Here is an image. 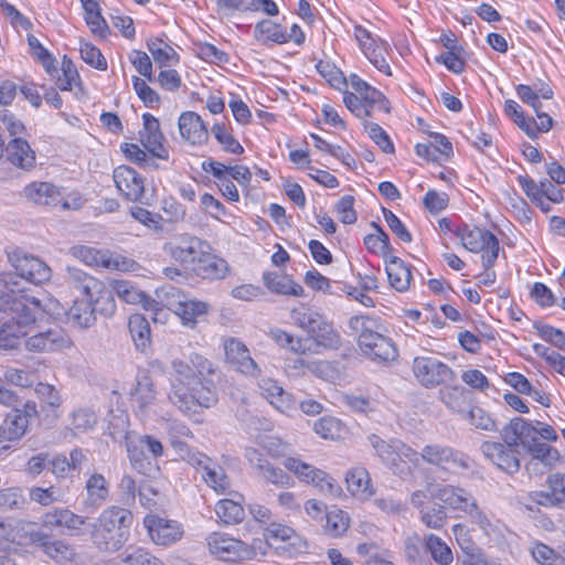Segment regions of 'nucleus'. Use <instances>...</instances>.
Segmentation results:
<instances>
[{
    "label": "nucleus",
    "mask_w": 565,
    "mask_h": 565,
    "mask_svg": "<svg viewBox=\"0 0 565 565\" xmlns=\"http://www.w3.org/2000/svg\"><path fill=\"white\" fill-rule=\"evenodd\" d=\"M0 281V312L11 316L0 328L1 349H15L34 326L65 315L57 299L45 294L40 297L30 294L21 287L14 274H3Z\"/></svg>",
    "instance_id": "obj_1"
},
{
    "label": "nucleus",
    "mask_w": 565,
    "mask_h": 565,
    "mask_svg": "<svg viewBox=\"0 0 565 565\" xmlns=\"http://www.w3.org/2000/svg\"><path fill=\"white\" fill-rule=\"evenodd\" d=\"M172 369L174 380L169 398L181 412L190 415L196 407L209 408L217 402L215 369L206 358L192 353L186 359L173 360Z\"/></svg>",
    "instance_id": "obj_2"
},
{
    "label": "nucleus",
    "mask_w": 565,
    "mask_h": 565,
    "mask_svg": "<svg viewBox=\"0 0 565 565\" xmlns=\"http://www.w3.org/2000/svg\"><path fill=\"white\" fill-rule=\"evenodd\" d=\"M132 513L111 505L103 510L90 531L93 545L104 553H116L127 543L132 525Z\"/></svg>",
    "instance_id": "obj_3"
},
{
    "label": "nucleus",
    "mask_w": 565,
    "mask_h": 565,
    "mask_svg": "<svg viewBox=\"0 0 565 565\" xmlns=\"http://www.w3.org/2000/svg\"><path fill=\"white\" fill-rule=\"evenodd\" d=\"M377 327V320L369 316H354L349 321V328L359 334L361 352L376 363L386 364L394 361L398 353L393 341L381 334Z\"/></svg>",
    "instance_id": "obj_4"
},
{
    "label": "nucleus",
    "mask_w": 565,
    "mask_h": 565,
    "mask_svg": "<svg viewBox=\"0 0 565 565\" xmlns=\"http://www.w3.org/2000/svg\"><path fill=\"white\" fill-rule=\"evenodd\" d=\"M290 318L298 328L307 332L316 347L326 350H338L341 347V335L333 323L311 307L300 303L291 309Z\"/></svg>",
    "instance_id": "obj_5"
},
{
    "label": "nucleus",
    "mask_w": 565,
    "mask_h": 565,
    "mask_svg": "<svg viewBox=\"0 0 565 565\" xmlns=\"http://www.w3.org/2000/svg\"><path fill=\"white\" fill-rule=\"evenodd\" d=\"M455 234L468 250L472 253L483 252L482 266L484 269H490L494 265L500 245L498 238L490 231L479 227L470 228L463 225L457 227Z\"/></svg>",
    "instance_id": "obj_6"
},
{
    "label": "nucleus",
    "mask_w": 565,
    "mask_h": 565,
    "mask_svg": "<svg viewBox=\"0 0 565 565\" xmlns=\"http://www.w3.org/2000/svg\"><path fill=\"white\" fill-rule=\"evenodd\" d=\"M422 460L455 475L469 470L472 462L465 452L440 444H429L423 447Z\"/></svg>",
    "instance_id": "obj_7"
},
{
    "label": "nucleus",
    "mask_w": 565,
    "mask_h": 565,
    "mask_svg": "<svg viewBox=\"0 0 565 565\" xmlns=\"http://www.w3.org/2000/svg\"><path fill=\"white\" fill-rule=\"evenodd\" d=\"M412 370L417 382L426 388H434L456 381V373L451 367L434 356L415 358Z\"/></svg>",
    "instance_id": "obj_8"
},
{
    "label": "nucleus",
    "mask_w": 565,
    "mask_h": 565,
    "mask_svg": "<svg viewBox=\"0 0 565 565\" xmlns=\"http://www.w3.org/2000/svg\"><path fill=\"white\" fill-rule=\"evenodd\" d=\"M205 541L209 552L225 562L250 559L255 556V550L252 546L223 532H212Z\"/></svg>",
    "instance_id": "obj_9"
},
{
    "label": "nucleus",
    "mask_w": 565,
    "mask_h": 565,
    "mask_svg": "<svg viewBox=\"0 0 565 565\" xmlns=\"http://www.w3.org/2000/svg\"><path fill=\"white\" fill-rule=\"evenodd\" d=\"M207 243L196 236L181 234L163 245V252L188 269H193Z\"/></svg>",
    "instance_id": "obj_10"
},
{
    "label": "nucleus",
    "mask_w": 565,
    "mask_h": 565,
    "mask_svg": "<svg viewBox=\"0 0 565 565\" xmlns=\"http://www.w3.org/2000/svg\"><path fill=\"white\" fill-rule=\"evenodd\" d=\"M29 541L58 565H79V556L75 547L63 540H53L43 531H31Z\"/></svg>",
    "instance_id": "obj_11"
},
{
    "label": "nucleus",
    "mask_w": 565,
    "mask_h": 565,
    "mask_svg": "<svg viewBox=\"0 0 565 565\" xmlns=\"http://www.w3.org/2000/svg\"><path fill=\"white\" fill-rule=\"evenodd\" d=\"M8 259L17 270V279L23 278L34 285L46 282L51 279V268L40 258L26 254L22 249H13L8 253ZM20 282V280H18Z\"/></svg>",
    "instance_id": "obj_12"
},
{
    "label": "nucleus",
    "mask_w": 565,
    "mask_h": 565,
    "mask_svg": "<svg viewBox=\"0 0 565 565\" xmlns=\"http://www.w3.org/2000/svg\"><path fill=\"white\" fill-rule=\"evenodd\" d=\"M434 495L444 503L446 509L461 512L468 516L479 505L476 497L469 490L454 484L437 486Z\"/></svg>",
    "instance_id": "obj_13"
},
{
    "label": "nucleus",
    "mask_w": 565,
    "mask_h": 565,
    "mask_svg": "<svg viewBox=\"0 0 565 565\" xmlns=\"http://www.w3.org/2000/svg\"><path fill=\"white\" fill-rule=\"evenodd\" d=\"M224 351L226 362L241 374L248 377H257L260 375V367L250 356L247 347L236 338H227L224 340Z\"/></svg>",
    "instance_id": "obj_14"
},
{
    "label": "nucleus",
    "mask_w": 565,
    "mask_h": 565,
    "mask_svg": "<svg viewBox=\"0 0 565 565\" xmlns=\"http://www.w3.org/2000/svg\"><path fill=\"white\" fill-rule=\"evenodd\" d=\"M481 451L488 460L508 473H515L520 469V452L515 445L505 441H484Z\"/></svg>",
    "instance_id": "obj_15"
},
{
    "label": "nucleus",
    "mask_w": 565,
    "mask_h": 565,
    "mask_svg": "<svg viewBox=\"0 0 565 565\" xmlns=\"http://www.w3.org/2000/svg\"><path fill=\"white\" fill-rule=\"evenodd\" d=\"M143 524L156 545L169 546L180 541L183 536L182 525L174 520H166L149 514L145 518Z\"/></svg>",
    "instance_id": "obj_16"
},
{
    "label": "nucleus",
    "mask_w": 565,
    "mask_h": 565,
    "mask_svg": "<svg viewBox=\"0 0 565 565\" xmlns=\"http://www.w3.org/2000/svg\"><path fill=\"white\" fill-rule=\"evenodd\" d=\"M143 126L139 131V140L143 148L158 159L168 160L169 150L166 147V137L160 130L159 120L149 113L142 115Z\"/></svg>",
    "instance_id": "obj_17"
},
{
    "label": "nucleus",
    "mask_w": 565,
    "mask_h": 565,
    "mask_svg": "<svg viewBox=\"0 0 565 565\" xmlns=\"http://www.w3.org/2000/svg\"><path fill=\"white\" fill-rule=\"evenodd\" d=\"M70 255L88 266L116 270L126 269V260L120 256H113L107 250H100L85 245H75L70 248Z\"/></svg>",
    "instance_id": "obj_18"
},
{
    "label": "nucleus",
    "mask_w": 565,
    "mask_h": 565,
    "mask_svg": "<svg viewBox=\"0 0 565 565\" xmlns=\"http://www.w3.org/2000/svg\"><path fill=\"white\" fill-rule=\"evenodd\" d=\"M73 344L70 335L61 328H52L39 332L25 340V348L32 352H54L71 348Z\"/></svg>",
    "instance_id": "obj_19"
},
{
    "label": "nucleus",
    "mask_w": 565,
    "mask_h": 565,
    "mask_svg": "<svg viewBox=\"0 0 565 565\" xmlns=\"http://www.w3.org/2000/svg\"><path fill=\"white\" fill-rule=\"evenodd\" d=\"M114 182L119 192L129 201H140L145 193L143 180L137 171L128 166L114 170Z\"/></svg>",
    "instance_id": "obj_20"
},
{
    "label": "nucleus",
    "mask_w": 565,
    "mask_h": 565,
    "mask_svg": "<svg viewBox=\"0 0 565 565\" xmlns=\"http://www.w3.org/2000/svg\"><path fill=\"white\" fill-rule=\"evenodd\" d=\"M503 441L510 445L527 447L537 440L536 425L521 417H515L510 420L501 430Z\"/></svg>",
    "instance_id": "obj_21"
},
{
    "label": "nucleus",
    "mask_w": 565,
    "mask_h": 565,
    "mask_svg": "<svg viewBox=\"0 0 565 565\" xmlns=\"http://www.w3.org/2000/svg\"><path fill=\"white\" fill-rule=\"evenodd\" d=\"M181 137L191 145H203L209 139V130L195 111H183L178 120Z\"/></svg>",
    "instance_id": "obj_22"
},
{
    "label": "nucleus",
    "mask_w": 565,
    "mask_h": 565,
    "mask_svg": "<svg viewBox=\"0 0 565 565\" xmlns=\"http://www.w3.org/2000/svg\"><path fill=\"white\" fill-rule=\"evenodd\" d=\"M367 440L371 447L374 449L375 455L397 476L403 477L411 473L408 467H404L396 462V441L398 439H392L386 441L375 434L367 436Z\"/></svg>",
    "instance_id": "obj_23"
},
{
    "label": "nucleus",
    "mask_w": 565,
    "mask_h": 565,
    "mask_svg": "<svg viewBox=\"0 0 565 565\" xmlns=\"http://www.w3.org/2000/svg\"><path fill=\"white\" fill-rule=\"evenodd\" d=\"M230 267L225 259L212 254L211 246L207 244L204 256H201L192 271L209 280L224 279L228 274Z\"/></svg>",
    "instance_id": "obj_24"
},
{
    "label": "nucleus",
    "mask_w": 565,
    "mask_h": 565,
    "mask_svg": "<svg viewBox=\"0 0 565 565\" xmlns=\"http://www.w3.org/2000/svg\"><path fill=\"white\" fill-rule=\"evenodd\" d=\"M6 158L14 167L30 171L35 167V152L29 142L21 138H11L6 147Z\"/></svg>",
    "instance_id": "obj_25"
},
{
    "label": "nucleus",
    "mask_w": 565,
    "mask_h": 565,
    "mask_svg": "<svg viewBox=\"0 0 565 565\" xmlns=\"http://www.w3.org/2000/svg\"><path fill=\"white\" fill-rule=\"evenodd\" d=\"M65 282L88 299H94L97 291L103 290V281L77 267H66Z\"/></svg>",
    "instance_id": "obj_26"
},
{
    "label": "nucleus",
    "mask_w": 565,
    "mask_h": 565,
    "mask_svg": "<svg viewBox=\"0 0 565 565\" xmlns=\"http://www.w3.org/2000/svg\"><path fill=\"white\" fill-rule=\"evenodd\" d=\"M86 518L68 509H54L43 515V524L47 527H64L71 534H82L86 525Z\"/></svg>",
    "instance_id": "obj_27"
},
{
    "label": "nucleus",
    "mask_w": 565,
    "mask_h": 565,
    "mask_svg": "<svg viewBox=\"0 0 565 565\" xmlns=\"http://www.w3.org/2000/svg\"><path fill=\"white\" fill-rule=\"evenodd\" d=\"M351 86L361 96L369 117L372 116L374 110L390 113L388 100L385 96L380 90L371 87L365 81L353 75L351 76Z\"/></svg>",
    "instance_id": "obj_28"
},
{
    "label": "nucleus",
    "mask_w": 565,
    "mask_h": 565,
    "mask_svg": "<svg viewBox=\"0 0 565 565\" xmlns=\"http://www.w3.org/2000/svg\"><path fill=\"white\" fill-rule=\"evenodd\" d=\"M345 483L348 490L362 500H369L374 494L370 473L362 466L353 467L345 473Z\"/></svg>",
    "instance_id": "obj_29"
},
{
    "label": "nucleus",
    "mask_w": 565,
    "mask_h": 565,
    "mask_svg": "<svg viewBox=\"0 0 565 565\" xmlns=\"http://www.w3.org/2000/svg\"><path fill=\"white\" fill-rule=\"evenodd\" d=\"M385 270L390 285L399 292L409 288L412 280L411 268L397 256L391 255L385 259Z\"/></svg>",
    "instance_id": "obj_30"
},
{
    "label": "nucleus",
    "mask_w": 565,
    "mask_h": 565,
    "mask_svg": "<svg viewBox=\"0 0 565 565\" xmlns=\"http://www.w3.org/2000/svg\"><path fill=\"white\" fill-rule=\"evenodd\" d=\"M173 312L182 320L183 326L193 328L196 319L207 313L210 305L195 299L180 298L177 302L171 303Z\"/></svg>",
    "instance_id": "obj_31"
},
{
    "label": "nucleus",
    "mask_w": 565,
    "mask_h": 565,
    "mask_svg": "<svg viewBox=\"0 0 565 565\" xmlns=\"http://www.w3.org/2000/svg\"><path fill=\"white\" fill-rule=\"evenodd\" d=\"M262 395L279 412L287 413L294 408L291 395L271 379H263L259 382Z\"/></svg>",
    "instance_id": "obj_32"
},
{
    "label": "nucleus",
    "mask_w": 565,
    "mask_h": 565,
    "mask_svg": "<svg viewBox=\"0 0 565 565\" xmlns=\"http://www.w3.org/2000/svg\"><path fill=\"white\" fill-rule=\"evenodd\" d=\"M439 399L452 413L465 414L469 406V392L459 384L447 383L439 390Z\"/></svg>",
    "instance_id": "obj_33"
},
{
    "label": "nucleus",
    "mask_w": 565,
    "mask_h": 565,
    "mask_svg": "<svg viewBox=\"0 0 565 565\" xmlns=\"http://www.w3.org/2000/svg\"><path fill=\"white\" fill-rule=\"evenodd\" d=\"M85 507L97 509L102 507L109 495V483L106 478L98 472L93 473L86 481Z\"/></svg>",
    "instance_id": "obj_34"
},
{
    "label": "nucleus",
    "mask_w": 565,
    "mask_h": 565,
    "mask_svg": "<svg viewBox=\"0 0 565 565\" xmlns=\"http://www.w3.org/2000/svg\"><path fill=\"white\" fill-rule=\"evenodd\" d=\"M269 337L284 350L290 351L295 354L307 355L315 351L309 342V339L295 337L291 333L279 328L271 329Z\"/></svg>",
    "instance_id": "obj_35"
},
{
    "label": "nucleus",
    "mask_w": 565,
    "mask_h": 565,
    "mask_svg": "<svg viewBox=\"0 0 565 565\" xmlns=\"http://www.w3.org/2000/svg\"><path fill=\"white\" fill-rule=\"evenodd\" d=\"M93 299H76L67 311L68 321L81 329L92 327L96 321Z\"/></svg>",
    "instance_id": "obj_36"
},
{
    "label": "nucleus",
    "mask_w": 565,
    "mask_h": 565,
    "mask_svg": "<svg viewBox=\"0 0 565 565\" xmlns=\"http://www.w3.org/2000/svg\"><path fill=\"white\" fill-rule=\"evenodd\" d=\"M29 426V416L18 409L9 413L0 426V436L9 441L18 440L24 436Z\"/></svg>",
    "instance_id": "obj_37"
},
{
    "label": "nucleus",
    "mask_w": 565,
    "mask_h": 565,
    "mask_svg": "<svg viewBox=\"0 0 565 565\" xmlns=\"http://www.w3.org/2000/svg\"><path fill=\"white\" fill-rule=\"evenodd\" d=\"M265 286L275 294L302 297L303 288L298 282L294 281L288 276L279 275L276 273H265L263 275Z\"/></svg>",
    "instance_id": "obj_38"
},
{
    "label": "nucleus",
    "mask_w": 565,
    "mask_h": 565,
    "mask_svg": "<svg viewBox=\"0 0 565 565\" xmlns=\"http://www.w3.org/2000/svg\"><path fill=\"white\" fill-rule=\"evenodd\" d=\"M25 196L41 205H56L61 202L60 191L47 182L32 183L24 188Z\"/></svg>",
    "instance_id": "obj_39"
},
{
    "label": "nucleus",
    "mask_w": 565,
    "mask_h": 565,
    "mask_svg": "<svg viewBox=\"0 0 565 565\" xmlns=\"http://www.w3.org/2000/svg\"><path fill=\"white\" fill-rule=\"evenodd\" d=\"M236 497L237 500L222 499L215 504V513L225 524H237L244 520L243 497L241 494H236Z\"/></svg>",
    "instance_id": "obj_40"
},
{
    "label": "nucleus",
    "mask_w": 565,
    "mask_h": 565,
    "mask_svg": "<svg viewBox=\"0 0 565 565\" xmlns=\"http://www.w3.org/2000/svg\"><path fill=\"white\" fill-rule=\"evenodd\" d=\"M147 47L160 67L171 66L179 62L175 50L161 39L149 40Z\"/></svg>",
    "instance_id": "obj_41"
},
{
    "label": "nucleus",
    "mask_w": 565,
    "mask_h": 565,
    "mask_svg": "<svg viewBox=\"0 0 565 565\" xmlns=\"http://www.w3.org/2000/svg\"><path fill=\"white\" fill-rule=\"evenodd\" d=\"M390 45L386 41L377 39L376 42H370L369 47L364 49L363 53L369 61L382 73L392 75L391 67L386 61L388 55Z\"/></svg>",
    "instance_id": "obj_42"
},
{
    "label": "nucleus",
    "mask_w": 565,
    "mask_h": 565,
    "mask_svg": "<svg viewBox=\"0 0 565 565\" xmlns=\"http://www.w3.org/2000/svg\"><path fill=\"white\" fill-rule=\"evenodd\" d=\"M254 38L263 44L269 41L278 44L287 43L286 32L279 24L270 20H263L256 23Z\"/></svg>",
    "instance_id": "obj_43"
},
{
    "label": "nucleus",
    "mask_w": 565,
    "mask_h": 565,
    "mask_svg": "<svg viewBox=\"0 0 565 565\" xmlns=\"http://www.w3.org/2000/svg\"><path fill=\"white\" fill-rule=\"evenodd\" d=\"M128 329L136 347L143 351L150 343V326L148 320L142 315H131L128 320Z\"/></svg>",
    "instance_id": "obj_44"
},
{
    "label": "nucleus",
    "mask_w": 565,
    "mask_h": 565,
    "mask_svg": "<svg viewBox=\"0 0 565 565\" xmlns=\"http://www.w3.org/2000/svg\"><path fill=\"white\" fill-rule=\"evenodd\" d=\"M203 480L217 493L226 492L231 487V481L224 469L216 462L212 461L204 467L201 472Z\"/></svg>",
    "instance_id": "obj_45"
},
{
    "label": "nucleus",
    "mask_w": 565,
    "mask_h": 565,
    "mask_svg": "<svg viewBox=\"0 0 565 565\" xmlns=\"http://www.w3.org/2000/svg\"><path fill=\"white\" fill-rule=\"evenodd\" d=\"M111 289L121 300L127 303H140L143 307L145 302H147L149 299V297L139 290L134 282L128 280H113Z\"/></svg>",
    "instance_id": "obj_46"
},
{
    "label": "nucleus",
    "mask_w": 565,
    "mask_h": 565,
    "mask_svg": "<svg viewBox=\"0 0 565 565\" xmlns=\"http://www.w3.org/2000/svg\"><path fill=\"white\" fill-rule=\"evenodd\" d=\"M323 524L324 533L331 537H339L343 535L350 525V518L347 512L340 509L328 511Z\"/></svg>",
    "instance_id": "obj_47"
},
{
    "label": "nucleus",
    "mask_w": 565,
    "mask_h": 565,
    "mask_svg": "<svg viewBox=\"0 0 565 565\" xmlns=\"http://www.w3.org/2000/svg\"><path fill=\"white\" fill-rule=\"evenodd\" d=\"M425 547L430 553L433 559L439 565H449L454 559L450 547L435 534H429L425 537Z\"/></svg>",
    "instance_id": "obj_48"
},
{
    "label": "nucleus",
    "mask_w": 565,
    "mask_h": 565,
    "mask_svg": "<svg viewBox=\"0 0 565 565\" xmlns=\"http://www.w3.org/2000/svg\"><path fill=\"white\" fill-rule=\"evenodd\" d=\"M422 523L433 530H441L448 521L446 507L443 504L434 503L419 513Z\"/></svg>",
    "instance_id": "obj_49"
},
{
    "label": "nucleus",
    "mask_w": 565,
    "mask_h": 565,
    "mask_svg": "<svg viewBox=\"0 0 565 565\" xmlns=\"http://www.w3.org/2000/svg\"><path fill=\"white\" fill-rule=\"evenodd\" d=\"M121 563L127 565H166L163 561L141 546L127 548L122 554Z\"/></svg>",
    "instance_id": "obj_50"
},
{
    "label": "nucleus",
    "mask_w": 565,
    "mask_h": 565,
    "mask_svg": "<svg viewBox=\"0 0 565 565\" xmlns=\"http://www.w3.org/2000/svg\"><path fill=\"white\" fill-rule=\"evenodd\" d=\"M172 447L180 452L183 460L195 467L199 471H203L213 460L206 455L191 449L184 441L172 439Z\"/></svg>",
    "instance_id": "obj_51"
},
{
    "label": "nucleus",
    "mask_w": 565,
    "mask_h": 565,
    "mask_svg": "<svg viewBox=\"0 0 565 565\" xmlns=\"http://www.w3.org/2000/svg\"><path fill=\"white\" fill-rule=\"evenodd\" d=\"M212 134L224 151L233 154H241L244 152L243 146L224 125L215 124L212 127Z\"/></svg>",
    "instance_id": "obj_52"
},
{
    "label": "nucleus",
    "mask_w": 565,
    "mask_h": 565,
    "mask_svg": "<svg viewBox=\"0 0 565 565\" xmlns=\"http://www.w3.org/2000/svg\"><path fill=\"white\" fill-rule=\"evenodd\" d=\"M56 85L61 90H72V88L79 84L78 72L72 60L64 56L62 61L61 74H56Z\"/></svg>",
    "instance_id": "obj_53"
},
{
    "label": "nucleus",
    "mask_w": 565,
    "mask_h": 565,
    "mask_svg": "<svg viewBox=\"0 0 565 565\" xmlns=\"http://www.w3.org/2000/svg\"><path fill=\"white\" fill-rule=\"evenodd\" d=\"M138 438H130L127 440V452L130 463L134 469L140 473H145L150 467V461L147 452L142 446H138Z\"/></svg>",
    "instance_id": "obj_54"
},
{
    "label": "nucleus",
    "mask_w": 565,
    "mask_h": 565,
    "mask_svg": "<svg viewBox=\"0 0 565 565\" xmlns=\"http://www.w3.org/2000/svg\"><path fill=\"white\" fill-rule=\"evenodd\" d=\"M64 492L54 486L47 488L33 487L30 489V499L43 507L63 501Z\"/></svg>",
    "instance_id": "obj_55"
},
{
    "label": "nucleus",
    "mask_w": 565,
    "mask_h": 565,
    "mask_svg": "<svg viewBox=\"0 0 565 565\" xmlns=\"http://www.w3.org/2000/svg\"><path fill=\"white\" fill-rule=\"evenodd\" d=\"M194 51L195 55L201 60L216 65L225 64L230 60L226 52L206 42L196 43Z\"/></svg>",
    "instance_id": "obj_56"
},
{
    "label": "nucleus",
    "mask_w": 565,
    "mask_h": 565,
    "mask_svg": "<svg viewBox=\"0 0 565 565\" xmlns=\"http://www.w3.org/2000/svg\"><path fill=\"white\" fill-rule=\"evenodd\" d=\"M284 467L294 472L301 481L310 483L311 480L316 477L318 472V468L301 461L295 457H287L284 460Z\"/></svg>",
    "instance_id": "obj_57"
},
{
    "label": "nucleus",
    "mask_w": 565,
    "mask_h": 565,
    "mask_svg": "<svg viewBox=\"0 0 565 565\" xmlns=\"http://www.w3.org/2000/svg\"><path fill=\"white\" fill-rule=\"evenodd\" d=\"M322 494L328 497H340L342 493V489L340 484L330 477L326 471L318 470L316 477L311 480V482Z\"/></svg>",
    "instance_id": "obj_58"
},
{
    "label": "nucleus",
    "mask_w": 565,
    "mask_h": 565,
    "mask_svg": "<svg viewBox=\"0 0 565 565\" xmlns=\"http://www.w3.org/2000/svg\"><path fill=\"white\" fill-rule=\"evenodd\" d=\"M316 68L318 73L326 78V81L334 88H340L342 85H345V78L333 63L327 61H319L316 64Z\"/></svg>",
    "instance_id": "obj_59"
},
{
    "label": "nucleus",
    "mask_w": 565,
    "mask_h": 565,
    "mask_svg": "<svg viewBox=\"0 0 565 565\" xmlns=\"http://www.w3.org/2000/svg\"><path fill=\"white\" fill-rule=\"evenodd\" d=\"M79 52L83 61L88 65L99 71L107 70L106 58L102 54L100 50L92 43H81Z\"/></svg>",
    "instance_id": "obj_60"
},
{
    "label": "nucleus",
    "mask_w": 565,
    "mask_h": 565,
    "mask_svg": "<svg viewBox=\"0 0 565 565\" xmlns=\"http://www.w3.org/2000/svg\"><path fill=\"white\" fill-rule=\"evenodd\" d=\"M93 306L96 311L107 317L113 316L116 311L113 291L107 289L104 282L103 290L97 291L93 299Z\"/></svg>",
    "instance_id": "obj_61"
},
{
    "label": "nucleus",
    "mask_w": 565,
    "mask_h": 565,
    "mask_svg": "<svg viewBox=\"0 0 565 565\" xmlns=\"http://www.w3.org/2000/svg\"><path fill=\"white\" fill-rule=\"evenodd\" d=\"M471 522L479 526V529L489 537H498L500 533L499 525L493 522L478 505L475 511L469 515Z\"/></svg>",
    "instance_id": "obj_62"
},
{
    "label": "nucleus",
    "mask_w": 565,
    "mask_h": 565,
    "mask_svg": "<svg viewBox=\"0 0 565 565\" xmlns=\"http://www.w3.org/2000/svg\"><path fill=\"white\" fill-rule=\"evenodd\" d=\"M534 328L543 340L565 351V333L562 330L541 323H535Z\"/></svg>",
    "instance_id": "obj_63"
},
{
    "label": "nucleus",
    "mask_w": 565,
    "mask_h": 565,
    "mask_svg": "<svg viewBox=\"0 0 565 565\" xmlns=\"http://www.w3.org/2000/svg\"><path fill=\"white\" fill-rule=\"evenodd\" d=\"M548 490L556 501L558 509H565V473H553L546 479Z\"/></svg>",
    "instance_id": "obj_64"
}]
</instances>
